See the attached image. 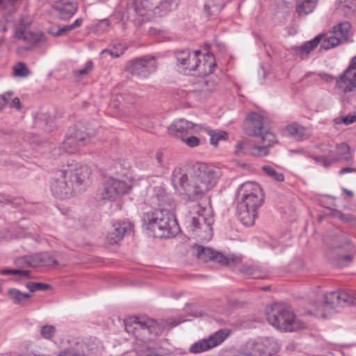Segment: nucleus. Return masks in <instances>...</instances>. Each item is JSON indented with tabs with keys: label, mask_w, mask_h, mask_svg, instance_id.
Listing matches in <instances>:
<instances>
[{
	"label": "nucleus",
	"mask_w": 356,
	"mask_h": 356,
	"mask_svg": "<svg viewBox=\"0 0 356 356\" xmlns=\"http://www.w3.org/2000/svg\"><path fill=\"white\" fill-rule=\"evenodd\" d=\"M335 87L343 93L356 89V56L351 59L348 68L335 79Z\"/></svg>",
	"instance_id": "nucleus-14"
},
{
	"label": "nucleus",
	"mask_w": 356,
	"mask_h": 356,
	"mask_svg": "<svg viewBox=\"0 0 356 356\" xmlns=\"http://www.w3.org/2000/svg\"><path fill=\"white\" fill-rule=\"evenodd\" d=\"M312 159L318 163L321 164L324 167H329L332 163L337 162L339 160L337 156H332L331 153L329 157L324 156H313Z\"/></svg>",
	"instance_id": "nucleus-44"
},
{
	"label": "nucleus",
	"mask_w": 356,
	"mask_h": 356,
	"mask_svg": "<svg viewBox=\"0 0 356 356\" xmlns=\"http://www.w3.org/2000/svg\"><path fill=\"white\" fill-rule=\"evenodd\" d=\"M168 325L163 320L155 321L147 316H135V333L138 332L145 339L152 341L160 336Z\"/></svg>",
	"instance_id": "nucleus-9"
},
{
	"label": "nucleus",
	"mask_w": 356,
	"mask_h": 356,
	"mask_svg": "<svg viewBox=\"0 0 356 356\" xmlns=\"http://www.w3.org/2000/svg\"><path fill=\"white\" fill-rule=\"evenodd\" d=\"M6 97L0 95V111H1L6 105L5 102Z\"/></svg>",
	"instance_id": "nucleus-64"
},
{
	"label": "nucleus",
	"mask_w": 356,
	"mask_h": 356,
	"mask_svg": "<svg viewBox=\"0 0 356 356\" xmlns=\"http://www.w3.org/2000/svg\"><path fill=\"white\" fill-rule=\"evenodd\" d=\"M17 264H25L27 266H51L57 264L56 259L49 252H41L32 256L18 259Z\"/></svg>",
	"instance_id": "nucleus-19"
},
{
	"label": "nucleus",
	"mask_w": 356,
	"mask_h": 356,
	"mask_svg": "<svg viewBox=\"0 0 356 356\" xmlns=\"http://www.w3.org/2000/svg\"><path fill=\"white\" fill-rule=\"evenodd\" d=\"M31 20L22 18L18 26L15 29L13 38L22 41L26 44L23 47L25 50L31 49L37 42L41 41L43 34L38 31H34L29 28Z\"/></svg>",
	"instance_id": "nucleus-11"
},
{
	"label": "nucleus",
	"mask_w": 356,
	"mask_h": 356,
	"mask_svg": "<svg viewBox=\"0 0 356 356\" xmlns=\"http://www.w3.org/2000/svg\"><path fill=\"white\" fill-rule=\"evenodd\" d=\"M342 122L346 124H350L353 122H356V115H347L342 118Z\"/></svg>",
	"instance_id": "nucleus-58"
},
{
	"label": "nucleus",
	"mask_w": 356,
	"mask_h": 356,
	"mask_svg": "<svg viewBox=\"0 0 356 356\" xmlns=\"http://www.w3.org/2000/svg\"><path fill=\"white\" fill-rule=\"evenodd\" d=\"M146 350L147 353L145 356H163V355L156 348L148 347Z\"/></svg>",
	"instance_id": "nucleus-53"
},
{
	"label": "nucleus",
	"mask_w": 356,
	"mask_h": 356,
	"mask_svg": "<svg viewBox=\"0 0 356 356\" xmlns=\"http://www.w3.org/2000/svg\"><path fill=\"white\" fill-rule=\"evenodd\" d=\"M110 26H111V23H110L109 20H108L107 19L101 20L98 24L99 29L102 31L107 30L110 27Z\"/></svg>",
	"instance_id": "nucleus-56"
},
{
	"label": "nucleus",
	"mask_w": 356,
	"mask_h": 356,
	"mask_svg": "<svg viewBox=\"0 0 356 356\" xmlns=\"http://www.w3.org/2000/svg\"><path fill=\"white\" fill-rule=\"evenodd\" d=\"M134 173L131 168L122 171L119 178L109 177L104 184L99 193L100 199L104 201L114 202L122 195L128 193L132 188Z\"/></svg>",
	"instance_id": "nucleus-6"
},
{
	"label": "nucleus",
	"mask_w": 356,
	"mask_h": 356,
	"mask_svg": "<svg viewBox=\"0 0 356 356\" xmlns=\"http://www.w3.org/2000/svg\"><path fill=\"white\" fill-rule=\"evenodd\" d=\"M222 176L221 170L213 165L196 163L189 178L184 169L175 168L171 179L175 190L184 199L197 200L213 188Z\"/></svg>",
	"instance_id": "nucleus-1"
},
{
	"label": "nucleus",
	"mask_w": 356,
	"mask_h": 356,
	"mask_svg": "<svg viewBox=\"0 0 356 356\" xmlns=\"http://www.w3.org/2000/svg\"><path fill=\"white\" fill-rule=\"evenodd\" d=\"M83 22V19L81 18L76 19L72 24H70L72 30L76 27H79L81 25Z\"/></svg>",
	"instance_id": "nucleus-62"
},
{
	"label": "nucleus",
	"mask_w": 356,
	"mask_h": 356,
	"mask_svg": "<svg viewBox=\"0 0 356 356\" xmlns=\"http://www.w3.org/2000/svg\"><path fill=\"white\" fill-rule=\"evenodd\" d=\"M246 147V144L243 142H239L236 145L235 154L241 156L244 154L243 149Z\"/></svg>",
	"instance_id": "nucleus-54"
},
{
	"label": "nucleus",
	"mask_w": 356,
	"mask_h": 356,
	"mask_svg": "<svg viewBox=\"0 0 356 356\" xmlns=\"http://www.w3.org/2000/svg\"><path fill=\"white\" fill-rule=\"evenodd\" d=\"M82 344L77 343L75 346L63 349L57 356H88L82 350Z\"/></svg>",
	"instance_id": "nucleus-34"
},
{
	"label": "nucleus",
	"mask_w": 356,
	"mask_h": 356,
	"mask_svg": "<svg viewBox=\"0 0 356 356\" xmlns=\"http://www.w3.org/2000/svg\"><path fill=\"white\" fill-rule=\"evenodd\" d=\"M9 107L15 108L17 110H20L22 108V105H21L19 99L17 97H15V98L12 99V100L9 103Z\"/></svg>",
	"instance_id": "nucleus-55"
},
{
	"label": "nucleus",
	"mask_w": 356,
	"mask_h": 356,
	"mask_svg": "<svg viewBox=\"0 0 356 356\" xmlns=\"http://www.w3.org/2000/svg\"><path fill=\"white\" fill-rule=\"evenodd\" d=\"M172 3V0H135V12L143 16L146 15V10L158 8L159 6L168 10Z\"/></svg>",
	"instance_id": "nucleus-20"
},
{
	"label": "nucleus",
	"mask_w": 356,
	"mask_h": 356,
	"mask_svg": "<svg viewBox=\"0 0 356 356\" xmlns=\"http://www.w3.org/2000/svg\"><path fill=\"white\" fill-rule=\"evenodd\" d=\"M74 187L63 167L55 172L51 183V191L55 197L61 200L68 198L72 195Z\"/></svg>",
	"instance_id": "nucleus-12"
},
{
	"label": "nucleus",
	"mask_w": 356,
	"mask_h": 356,
	"mask_svg": "<svg viewBox=\"0 0 356 356\" xmlns=\"http://www.w3.org/2000/svg\"><path fill=\"white\" fill-rule=\"evenodd\" d=\"M218 78L216 76H209L200 79L194 85L195 90L204 96H207L216 90Z\"/></svg>",
	"instance_id": "nucleus-23"
},
{
	"label": "nucleus",
	"mask_w": 356,
	"mask_h": 356,
	"mask_svg": "<svg viewBox=\"0 0 356 356\" xmlns=\"http://www.w3.org/2000/svg\"><path fill=\"white\" fill-rule=\"evenodd\" d=\"M227 336L228 333L225 330H218L208 338L194 343L191 346L189 350L195 354L209 350L221 343Z\"/></svg>",
	"instance_id": "nucleus-16"
},
{
	"label": "nucleus",
	"mask_w": 356,
	"mask_h": 356,
	"mask_svg": "<svg viewBox=\"0 0 356 356\" xmlns=\"http://www.w3.org/2000/svg\"><path fill=\"white\" fill-rule=\"evenodd\" d=\"M247 148L249 154L254 156H265L269 154L268 147L266 146V144L262 146L254 145Z\"/></svg>",
	"instance_id": "nucleus-40"
},
{
	"label": "nucleus",
	"mask_w": 356,
	"mask_h": 356,
	"mask_svg": "<svg viewBox=\"0 0 356 356\" xmlns=\"http://www.w3.org/2000/svg\"><path fill=\"white\" fill-rule=\"evenodd\" d=\"M138 122L144 129H149L154 127L152 117L147 113H139L137 114Z\"/></svg>",
	"instance_id": "nucleus-38"
},
{
	"label": "nucleus",
	"mask_w": 356,
	"mask_h": 356,
	"mask_svg": "<svg viewBox=\"0 0 356 356\" xmlns=\"http://www.w3.org/2000/svg\"><path fill=\"white\" fill-rule=\"evenodd\" d=\"M209 211L202 207L199 204L195 203L191 207L189 218L190 226L193 232L201 229L204 235L200 236L206 240H210L212 236V227L213 218L209 215Z\"/></svg>",
	"instance_id": "nucleus-8"
},
{
	"label": "nucleus",
	"mask_w": 356,
	"mask_h": 356,
	"mask_svg": "<svg viewBox=\"0 0 356 356\" xmlns=\"http://www.w3.org/2000/svg\"><path fill=\"white\" fill-rule=\"evenodd\" d=\"M125 330L128 333L134 334V327H132L131 319L124 321Z\"/></svg>",
	"instance_id": "nucleus-59"
},
{
	"label": "nucleus",
	"mask_w": 356,
	"mask_h": 356,
	"mask_svg": "<svg viewBox=\"0 0 356 356\" xmlns=\"http://www.w3.org/2000/svg\"><path fill=\"white\" fill-rule=\"evenodd\" d=\"M92 63L91 61H89L86 63V65L83 69L76 71L75 74L77 76H82L83 75L87 74L88 72L92 70Z\"/></svg>",
	"instance_id": "nucleus-51"
},
{
	"label": "nucleus",
	"mask_w": 356,
	"mask_h": 356,
	"mask_svg": "<svg viewBox=\"0 0 356 356\" xmlns=\"http://www.w3.org/2000/svg\"><path fill=\"white\" fill-rule=\"evenodd\" d=\"M54 8L58 10L63 19L72 17L76 11L77 7L73 0H60L53 5Z\"/></svg>",
	"instance_id": "nucleus-24"
},
{
	"label": "nucleus",
	"mask_w": 356,
	"mask_h": 356,
	"mask_svg": "<svg viewBox=\"0 0 356 356\" xmlns=\"http://www.w3.org/2000/svg\"><path fill=\"white\" fill-rule=\"evenodd\" d=\"M181 140L188 147H195L198 146L200 143V139L196 136H190L182 138Z\"/></svg>",
	"instance_id": "nucleus-50"
},
{
	"label": "nucleus",
	"mask_w": 356,
	"mask_h": 356,
	"mask_svg": "<svg viewBox=\"0 0 356 356\" xmlns=\"http://www.w3.org/2000/svg\"><path fill=\"white\" fill-rule=\"evenodd\" d=\"M26 287L31 292L35 291L47 290L49 289V285L40 282H31L26 284Z\"/></svg>",
	"instance_id": "nucleus-49"
},
{
	"label": "nucleus",
	"mask_w": 356,
	"mask_h": 356,
	"mask_svg": "<svg viewBox=\"0 0 356 356\" xmlns=\"http://www.w3.org/2000/svg\"><path fill=\"white\" fill-rule=\"evenodd\" d=\"M244 129L249 136H259L264 130L263 117L257 113H250L246 119Z\"/></svg>",
	"instance_id": "nucleus-22"
},
{
	"label": "nucleus",
	"mask_w": 356,
	"mask_h": 356,
	"mask_svg": "<svg viewBox=\"0 0 356 356\" xmlns=\"http://www.w3.org/2000/svg\"><path fill=\"white\" fill-rule=\"evenodd\" d=\"M20 0H0V11L7 10L12 13L17 10V6Z\"/></svg>",
	"instance_id": "nucleus-41"
},
{
	"label": "nucleus",
	"mask_w": 356,
	"mask_h": 356,
	"mask_svg": "<svg viewBox=\"0 0 356 356\" xmlns=\"http://www.w3.org/2000/svg\"><path fill=\"white\" fill-rule=\"evenodd\" d=\"M200 50L191 52L188 50H180L176 52L178 65L182 67L186 74L207 75L212 73L216 63L213 60H207L202 63Z\"/></svg>",
	"instance_id": "nucleus-7"
},
{
	"label": "nucleus",
	"mask_w": 356,
	"mask_h": 356,
	"mask_svg": "<svg viewBox=\"0 0 356 356\" xmlns=\"http://www.w3.org/2000/svg\"><path fill=\"white\" fill-rule=\"evenodd\" d=\"M31 353L35 356H53L54 352L44 346H32Z\"/></svg>",
	"instance_id": "nucleus-42"
},
{
	"label": "nucleus",
	"mask_w": 356,
	"mask_h": 356,
	"mask_svg": "<svg viewBox=\"0 0 356 356\" xmlns=\"http://www.w3.org/2000/svg\"><path fill=\"white\" fill-rule=\"evenodd\" d=\"M13 95V93L12 92H7L3 95H1V96H4L6 97V105H8L9 106V103L12 100Z\"/></svg>",
	"instance_id": "nucleus-60"
},
{
	"label": "nucleus",
	"mask_w": 356,
	"mask_h": 356,
	"mask_svg": "<svg viewBox=\"0 0 356 356\" xmlns=\"http://www.w3.org/2000/svg\"><path fill=\"white\" fill-rule=\"evenodd\" d=\"M337 8L345 15L356 11V0H338Z\"/></svg>",
	"instance_id": "nucleus-33"
},
{
	"label": "nucleus",
	"mask_w": 356,
	"mask_h": 356,
	"mask_svg": "<svg viewBox=\"0 0 356 356\" xmlns=\"http://www.w3.org/2000/svg\"><path fill=\"white\" fill-rule=\"evenodd\" d=\"M19 276L24 277L26 278H30L31 277L30 271L25 270H20V273H19Z\"/></svg>",
	"instance_id": "nucleus-63"
},
{
	"label": "nucleus",
	"mask_w": 356,
	"mask_h": 356,
	"mask_svg": "<svg viewBox=\"0 0 356 356\" xmlns=\"http://www.w3.org/2000/svg\"><path fill=\"white\" fill-rule=\"evenodd\" d=\"M142 227L154 238H169L179 232L177 219L168 209H156L145 212L140 217Z\"/></svg>",
	"instance_id": "nucleus-2"
},
{
	"label": "nucleus",
	"mask_w": 356,
	"mask_h": 356,
	"mask_svg": "<svg viewBox=\"0 0 356 356\" xmlns=\"http://www.w3.org/2000/svg\"><path fill=\"white\" fill-rule=\"evenodd\" d=\"M244 276L254 279H264L267 277V272L255 264L245 263L239 268Z\"/></svg>",
	"instance_id": "nucleus-25"
},
{
	"label": "nucleus",
	"mask_w": 356,
	"mask_h": 356,
	"mask_svg": "<svg viewBox=\"0 0 356 356\" xmlns=\"http://www.w3.org/2000/svg\"><path fill=\"white\" fill-rule=\"evenodd\" d=\"M261 169L268 176L272 177L277 181H283L284 180V175L277 172L270 165H264Z\"/></svg>",
	"instance_id": "nucleus-43"
},
{
	"label": "nucleus",
	"mask_w": 356,
	"mask_h": 356,
	"mask_svg": "<svg viewBox=\"0 0 356 356\" xmlns=\"http://www.w3.org/2000/svg\"><path fill=\"white\" fill-rule=\"evenodd\" d=\"M156 62L153 57L135 59V74L141 79L147 78L156 69Z\"/></svg>",
	"instance_id": "nucleus-21"
},
{
	"label": "nucleus",
	"mask_w": 356,
	"mask_h": 356,
	"mask_svg": "<svg viewBox=\"0 0 356 356\" xmlns=\"http://www.w3.org/2000/svg\"><path fill=\"white\" fill-rule=\"evenodd\" d=\"M56 327L54 325H43L40 330L41 336L46 339H51L56 333Z\"/></svg>",
	"instance_id": "nucleus-46"
},
{
	"label": "nucleus",
	"mask_w": 356,
	"mask_h": 356,
	"mask_svg": "<svg viewBox=\"0 0 356 356\" xmlns=\"http://www.w3.org/2000/svg\"><path fill=\"white\" fill-rule=\"evenodd\" d=\"M259 136H261L263 145L266 144V146H268V148L276 143V137L275 134L270 131H262V134Z\"/></svg>",
	"instance_id": "nucleus-45"
},
{
	"label": "nucleus",
	"mask_w": 356,
	"mask_h": 356,
	"mask_svg": "<svg viewBox=\"0 0 356 356\" xmlns=\"http://www.w3.org/2000/svg\"><path fill=\"white\" fill-rule=\"evenodd\" d=\"M355 172H356V169L355 168H350V167H347V168H342L341 170H340L339 174L340 175H343V174H346V173Z\"/></svg>",
	"instance_id": "nucleus-61"
},
{
	"label": "nucleus",
	"mask_w": 356,
	"mask_h": 356,
	"mask_svg": "<svg viewBox=\"0 0 356 356\" xmlns=\"http://www.w3.org/2000/svg\"><path fill=\"white\" fill-rule=\"evenodd\" d=\"M129 228V224L125 222H116L113 225V230L111 232L106 238L110 244L118 243L121 241Z\"/></svg>",
	"instance_id": "nucleus-26"
},
{
	"label": "nucleus",
	"mask_w": 356,
	"mask_h": 356,
	"mask_svg": "<svg viewBox=\"0 0 356 356\" xmlns=\"http://www.w3.org/2000/svg\"><path fill=\"white\" fill-rule=\"evenodd\" d=\"M278 349L277 342L273 338L264 337L254 342L251 352L256 356H273Z\"/></svg>",
	"instance_id": "nucleus-17"
},
{
	"label": "nucleus",
	"mask_w": 356,
	"mask_h": 356,
	"mask_svg": "<svg viewBox=\"0 0 356 356\" xmlns=\"http://www.w3.org/2000/svg\"><path fill=\"white\" fill-rule=\"evenodd\" d=\"M14 73L16 76H26L29 74V71L24 63H19L14 67Z\"/></svg>",
	"instance_id": "nucleus-48"
},
{
	"label": "nucleus",
	"mask_w": 356,
	"mask_h": 356,
	"mask_svg": "<svg viewBox=\"0 0 356 356\" xmlns=\"http://www.w3.org/2000/svg\"><path fill=\"white\" fill-rule=\"evenodd\" d=\"M238 216L245 226L254 223L257 210L264 200V194L261 186L254 181H246L240 185L237 190Z\"/></svg>",
	"instance_id": "nucleus-3"
},
{
	"label": "nucleus",
	"mask_w": 356,
	"mask_h": 356,
	"mask_svg": "<svg viewBox=\"0 0 356 356\" xmlns=\"http://www.w3.org/2000/svg\"><path fill=\"white\" fill-rule=\"evenodd\" d=\"M356 305V292L332 291L325 294L323 300L315 301L312 304L311 313L317 316L327 318L339 308Z\"/></svg>",
	"instance_id": "nucleus-4"
},
{
	"label": "nucleus",
	"mask_w": 356,
	"mask_h": 356,
	"mask_svg": "<svg viewBox=\"0 0 356 356\" xmlns=\"http://www.w3.org/2000/svg\"><path fill=\"white\" fill-rule=\"evenodd\" d=\"M316 0H298L296 12L299 16L311 13L316 7Z\"/></svg>",
	"instance_id": "nucleus-31"
},
{
	"label": "nucleus",
	"mask_w": 356,
	"mask_h": 356,
	"mask_svg": "<svg viewBox=\"0 0 356 356\" xmlns=\"http://www.w3.org/2000/svg\"><path fill=\"white\" fill-rule=\"evenodd\" d=\"M20 273V270L19 269H3L1 270V274L3 275H19Z\"/></svg>",
	"instance_id": "nucleus-57"
},
{
	"label": "nucleus",
	"mask_w": 356,
	"mask_h": 356,
	"mask_svg": "<svg viewBox=\"0 0 356 356\" xmlns=\"http://www.w3.org/2000/svg\"><path fill=\"white\" fill-rule=\"evenodd\" d=\"M286 131L296 140H302L307 138L309 136L307 129L297 123H292L288 125Z\"/></svg>",
	"instance_id": "nucleus-30"
},
{
	"label": "nucleus",
	"mask_w": 356,
	"mask_h": 356,
	"mask_svg": "<svg viewBox=\"0 0 356 356\" xmlns=\"http://www.w3.org/2000/svg\"><path fill=\"white\" fill-rule=\"evenodd\" d=\"M8 294L14 303L19 305L22 304L24 300H27L31 297L29 293H22L16 289H9Z\"/></svg>",
	"instance_id": "nucleus-35"
},
{
	"label": "nucleus",
	"mask_w": 356,
	"mask_h": 356,
	"mask_svg": "<svg viewBox=\"0 0 356 356\" xmlns=\"http://www.w3.org/2000/svg\"><path fill=\"white\" fill-rule=\"evenodd\" d=\"M321 37L322 35H317L314 39L305 42L301 46L294 47L293 49L295 54L300 56L309 54L320 44Z\"/></svg>",
	"instance_id": "nucleus-28"
},
{
	"label": "nucleus",
	"mask_w": 356,
	"mask_h": 356,
	"mask_svg": "<svg viewBox=\"0 0 356 356\" xmlns=\"http://www.w3.org/2000/svg\"><path fill=\"white\" fill-rule=\"evenodd\" d=\"M208 134L210 136V143L216 147L218 145L219 140L227 138V133L224 131L210 130Z\"/></svg>",
	"instance_id": "nucleus-39"
},
{
	"label": "nucleus",
	"mask_w": 356,
	"mask_h": 356,
	"mask_svg": "<svg viewBox=\"0 0 356 356\" xmlns=\"http://www.w3.org/2000/svg\"><path fill=\"white\" fill-rule=\"evenodd\" d=\"M221 1V0H206L204 12L209 17L220 12L224 6Z\"/></svg>",
	"instance_id": "nucleus-32"
},
{
	"label": "nucleus",
	"mask_w": 356,
	"mask_h": 356,
	"mask_svg": "<svg viewBox=\"0 0 356 356\" xmlns=\"http://www.w3.org/2000/svg\"><path fill=\"white\" fill-rule=\"evenodd\" d=\"M199 259L207 261L212 260L224 266H235L242 261V257L234 254L226 256L221 252L213 251L210 248L201 247L198 250Z\"/></svg>",
	"instance_id": "nucleus-15"
},
{
	"label": "nucleus",
	"mask_w": 356,
	"mask_h": 356,
	"mask_svg": "<svg viewBox=\"0 0 356 356\" xmlns=\"http://www.w3.org/2000/svg\"><path fill=\"white\" fill-rule=\"evenodd\" d=\"M72 26L70 25H65L62 28H60L56 33H54L53 35L56 37L62 35L70 31H72Z\"/></svg>",
	"instance_id": "nucleus-52"
},
{
	"label": "nucleus",
	"mask_w": 356,
	"mask_h": 356,
	"mask_svg": "<svg viewBox=\"0 0 356 356\" xmlns=\"http://www.w3.org/2000/svg\"><path fill=\"white\" fill-rule=\"evenodd\" d=\"M67 173L70 183H73L75 187L85 184L91 174L90 169L86 165H83L75 161H71L63 165Z\"/></svg>",
	"instance_id": "nucleus-13"
},
{
	"label": "nucleus",
	"mask_w": 356,
	"mask_h": 356,
	"mask_svg": "<svg viewBox=\"0 0 356 356\" xmlns=\"http://www.w3.org/2000/svg\"><path fill=\"white\" fill-rule=\"evenodd\" d=\"M127 47L122 44H114L112 47L105 49L102 51V54H108L113 58H118L120 55L123 54L124 51L126 50Z\"/></svg>",
	"instance_id": "nucleus-37"
},
{
	"label": "nucleus",
	"mask_w": 356,
	"mask_h": 356,
	"mask_svg": "<svg viewBox=\"0 0 356 356\" xmlns=\"http://www.w3.org/2000/svg\"><path fill=\"white\" fill-rule=\"evenodd\" d=\"M334 216L343 222L350 223L351 225H356V218L351 214H345L339 211H337L334 213Z\"/></svg>",
	"instance_id": "nucleus-47"
},
{
	"label": "nucleus",
	"mask_w": 356,
	"mask_h": 356,
	"mask_svg": "<svg viewBox=\"0 0 356 356\" xmlns=\"http://www.w3.org/2000/svg\"><path fill=\"white\" fill-rule=\"evenodd\" d=\"M351 24L348 22H341L332 27V31L343 43L348 41L350 35Z\"/></svg>",
	"instance_id": "nucleus-29"
},
{
	"label": "nucleus",
	"mask_w": 356,
	"mask_h": 356,
	"mask_svg": "<svg viewBox=\"0 0 356 356\" xmlns=\"http://www.w3.org/2000/svg\"><path fill=\"white\" fill-rule=\"evenodd\" d=\"M266 315L268 323L284 332H295L305 329L307 325L289 309L283 305L275 303L266 309Z\"/></svg>",
	"instance_id": "nucleus-5"
},
{
	"label": "nucleus",
	"mask_w": 356,
	"mask_h": 356,
	"mask_svg": "<svg viewBox=\"0 0 356 356\" xmlns=\"http://www.w3.org/2000/svg\"><path fill=\"white\" fill-rule=\"evenodd\" d=\"M197 127L199 125L197 124L184 118H180L172 122L168 127V131L170 135L182 139L186 135L193 134L194 128Z\"/></svg>",
	"instance_id": "nucleus-18"
},
{
	"label": "nucleus",
	"mask_w": 356,
	"mask_h": 356,
	"mask_svg": "<svg viewBox=\"0 0 356 356\" xmlns=\"http://www.w3.org/2000/svg\"><path fill=\"white\" fill-rule=\"evenodd\" d=\"M90 139V134L89 133L85 132L82 128L74 126L69 129L60 148L68 154H73L80 147L86 145Z\"/></svg>",
	"instance_id": "nucleus-10"
},
{
	"label": "nucleus",
	"mask_w": 356,
	"mask_h": 356,
	"mask_svg": "<svg viewBox=\"0 0 356 356\" xmlns=\"http://www.w3.org/2000/svg\"><path fill=\"white\" fill-rule=\"evenodd\" d=\"M337 149V154H333L331 152V154L332 156H337L340 159H343L345 161H350L351 159V155L350 153V147L346 143L338 144L336 146Z\"/></svg>",
	"instance_id": "nucleus-36"
},
{
	"label": "nucleus",
	"mask_w": 356,
	"mask_h": 356,
	"mask_svg": "<svg viewBox=\"0 0 356 356\" xmlns=\"http://www.w3.org/2000/svg\"><path fill=\"white\" fill-rule=\"evenodd\" d=\"M318 35H322L320 42L321 48L325 50H328L343 44L341 40L334 33L332 30L325 34H319Z\"/></svg>",
	"instance_id": "nucleus-27"
}]
</instances>
